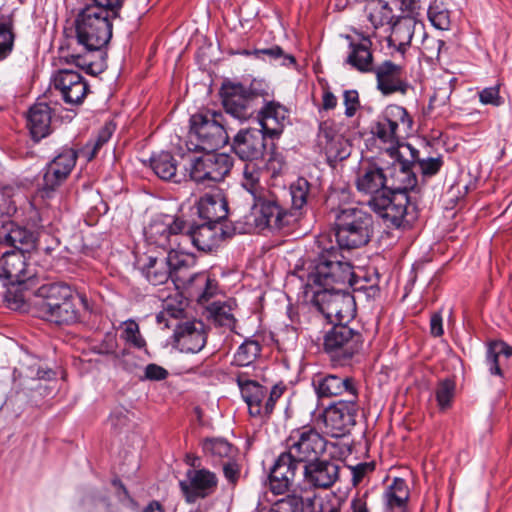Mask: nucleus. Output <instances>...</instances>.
Returning a JSON list of instances; mask_svg holds the SVG:
<instances>
[{"mask_svg":"<svg viewBox=\"0 0 512 512\" xmlns=\"http://www.w3.org/2000/svg\"><path fill=\"white\" fill-rule=\"evenodd\" d=\"M287 459L279 456L269 475L270 489L277 495L284 494L289 490L296 475V466H293Z\"/></svg>","mask_w":512,"mask_h":512,"instance_id":"c9c22d12","label":"nucleus"},{"mask_svg":"<svg viewBox=\"0 0 512 512\" xmlns=\"http://www.w3.org/2000/svg\"><path fill=\"white\" fill-rule=\"evenodd\" d=\"M312 385L319 397L347 395L348 398H358L355 382L349 377L342 378L333 374H319L313 378Z\"/></svg>","mask_w":512,"mask_h":512,"instance_id":"5701e85b","label":"nucleus"},{"mask_svg":"<svg viewBox=\"0 0 512 512\" xmlns=\"http://www.w3.org/2000/svg\"><path fill=\"white\" fill-rule=\"evenodd\" d=\"M242 187L252 196L253 200L263 192L270 191L260 184V169L253 163H247L244 166Z\"/></svg>","mask_w":512,"mask_h":512,"instance_id":"37998d69","label":"nucleus"},{"mask_svg":"<svg viewBox=\"0 0 512 512\" xmlns=\"http://www.w3.org/2000/svg\"><path fill=\"white\" fill-rule=\"evenodd\" d=\"M78 13L75 28L78 43L87 50H99L112 37V19L118 15L123 0H88Z\"/></svg>","mask_w":512,"mask_h":512,"instance_id":"f03ea898","label":"nucleus"},{"mask_svg":"<svg viewBox=\"0 0 512 512\" xmlns=\"http://www.w3.org/2000/svg\"><path fill=\"white\" fill-rule=\"evenodd\" d=\"M512 358V348L503 341L492 342L486 352V365L491 375L503 376V369Z\"/></svg>","mask_w":512,"mask_h":512,"instance_id":"e433bc0d","label":"nucleus"},{"mask_svg":"<svg viewBox=\"0 0 512 512\" xmlns=\"http://www.w3.org/2000/svg\"><path fill=\"white\" fill-rule=\"evenodd\" d=\"M363 340L359 332L344 323L335 324L324 336V350L333 360L351 359L362 348Z\"/></svg>","mask_w":512,"mask_h":512,"instance_id":"f8f14e48","label":"nucleus"},{"mask_svg":"<svg viewBox=\"0 0 512 512\" xmlns=\"http://www.w3.org/2000/svg\"><path fill=\"white\" fill-rule=\"evenodd\" d=\"M423 29L424 25L413 18L399 20L390 26L391 32L387 37L388 45L403 54L411 44L413 36Z\"/></svg>","mask_w":512,"mask_h":512,"instance_id":"7c9ffc66","label":"nucleus"},{"mask_svg":"<svg viewBox=\"0 0 512 512\" xmlns=\"http://www.w3.org/2000/svg\"><path fill=\"white\" fill-rule=\"evenodd\" d=\"M76 160V152L71 148H65L51 161V163L61 172H65L67 175H70L76 164Z\"/></svg>","mask_w":512,"mask_h":512,"instance_id":"4d7b16f0","label":"nucleus"},{"mask_svg":"<svg viewBox=\"0 0 512 512\" xmlns=\"http://www.w3.org/2000/svg\"><path fill=\"white\" fill-rule=\"evenodd\" d=\"M187 223L179 218L167 214H159L151 219L144 230L145 240L148 245H154L168 252L171 249L183 253V240L181 236L186 231Z\"/></svg>","mask_w":512,"mask_h":512,"instance_id":"6e6552de","label":"nucleus"},{"mask_svg":"<svg viewBox=\"0 0 512 512\" xmlns=\"http://www.w3.org/2000/svg\"><path fill=\"white\" fill-rule=\"evenodd\" d=\"M198 215L207 223L219 224L228 215V203L220 192L207 193L197 203Z\"/></svg>","mask_w":512,"mask_h":512,"instance_id":"2f4dec72","label":"nucleus"},{"mask_svg":"<svg viewBox=\"0 0 512 512\" xmlns=\"http://www.w3.org/2000/svg\"><path fill=\"white\" fill-rule=\"evenodd\" d=\"M318 142L330 163L341 161L350 155L348 140L327 125L320 126Z\"/></svg>","mask_w":512,"mask_h":512,"instance_id":"c85d7f7f","label":"nucleus"},{"mask_svg":"<svg viewBox=\"0 0 512 512\" xmlns=\"http://www.w3.org/2000/svg\"><path fill=\"white\" fill-rule=\"evenodd\" d=\"M334 247L325 249L307 276V286L314 290L344 289L353 285V268Z\"/></svg>","mask_w":512,"mask_h":512,"instance_id":"7ed1b4c3","label":"nucleus"},{"mask_svg":"<svg viewBox=\"0 0 512 512\" xmlns=\"http://www.w3.org/2000/svg\"><path fill=\"white\" fill-rule=\"evenodd\" d=\"M32 233L13 221H5L0 226V244L18 248L19 245L30 244Z\"/></svg>","mask_w":512,"mask_h":512,"instance_id":"58836bf2","label":"nucleus"},{"mask_svg":"<svg viewBox=\"0 0 512 512\" xmlns=\"http://www.w3.org/2000/svg\"><path fill=\"white\" fill-rule=\"evenodd\" d=\"M413 119L407 110L399 105H388L371 127L379 148L387 152L394 159L395 171H400V163L409 161L403 158L410 154L414 161L417 150L410 144L404 143V139L412 132Z\"/></svg>","mask_w":512,"mask_h":512,"instance_id":"f257e3e1","label":"nucleus"},{"mask_svg":"<svg viewBox=\"0 0 512 512\" xmlns=\"http://www.w3.org/2000/svg\"><path fill=\"white\" fill-rule=\"evenodd\" d=\"M287 451L280 454L288 458L293 466L298 469L299 464L317 460L326 450L325 439L312 428H302L291 432L286 440Z\"/></svg>","mask_w":512,"mask_h":512,"instance_id":"9d476101","label":"nucleus"},{"mask_svg":"<svg viewBox=\"0 0 512 512\" xmlns=\"http://www.w3.org/2000/svg\"><path fill=\"white\" fill-rule=\"evenodd\" d=\"M403 160H406L405 157L403 158ZM407 160L409 161V173L411 176H414L411 173V165L414 164L415 162L418 163V166L424 176L435 175L443 165V160L441 157H430L427 159L418 160V153L416 154V158L414 161L412 160V158L410 160Z\"/></svg>","mask_w":512,"mask_h":512,"instance_id":"6e6d98bb","label":"nucleus"},{"mask_svg":"<svg viewBox=\"0 0 512 512\" xmlns=\"http://www.w3.org/2000/svg\"><path fill=\"white\" fill-rule=\"evenodd\" d=\"M86 307V299L81 294H77L67 302L62 303L59 308L41 314L46 320L59 325L73 324L79 320L81 311Z\"/></svg>","mask_w":512,"mask_h":512,"instance_id":"72a5a7b5","label":"nucleus"},{"mask_svg":"<svg viewBox=\"0 0 512 512\" xmlns=\"http://www.w3.org/2000/svg\"><path fill=\"white\" fill-rule=\"evenodd\" d=\"M422 40L421 46L419 47L421 54L428 61H434L439 58L442 47L444 46V41L435 39L433 37H429L425 31H420Z\"/></svg>","mask_w":512,"mask_h":512,"instance_id":"864d4df0","label":"nucleus"},{"mask_svg":"<svg viewBox=\"0 0 512 512\" xmlns=\"http://www.w3.org/2000/svg\"><path fill=\"white\" fill-rule=\"evenodd\" d=\"M25 375L32 379H50L54 376V372L51 369L42 368L39 362L33 359V363L27 368Z\"/></svg>","mask_w":512,"mask_h":512,"instance_id":"69168bd1","label":"nucleus"},{"mask_svg":"<svg viewBox=\"0 0 512 512\" xmlns=\"http://www.w3.org/2000/svg\"><path fill=\"white\" fill-rule=\"evenodd\" d=\"M260 351L261 346L257 341L247 339L235 352L233 363L240 367L250 366L258 358Z\"/></svg>","mask_w":512,"mask_h":512,"instance_id":"c03bdc74","label":"nucleus"},{"mask_svg":"<svg viewBox=\"0 0 512 512\" xmlns=\"http://www.w3.org/2000/svg\"><path fill=\"white\" fill-rule=\"evenodd\" d=\"M52 111L46 103L34 104L27 113V128L32 138L39 141L51 132Z\"/></svg>","mask_w":512,"mask_h":512,"instance_id":"f704fd0d","label":"nucleus"},{"mask_svg":"<svg viewBox=\"0 0 512 512\" xmlns=\"http://www.w3.org/2000/svg\"><path fill=\"white\" fill-rule=\"evenodd\" d=\"M310 184L304 178H298L290 186L289 193L291 196L292 208L300 210L306 205L309 195Z\"/></svg>","mask_w":512,"mask_h":512,"instance_id":"09e8293b","label":"nucleus"},{"mask_svg":"<svg viewBox=\"0 0 512 512\" xmlns=\"http://www.w3.org/2000/svg\"><path fill=\"white\" fill-rule=\"evenodd\" d=\"M87 512H118L106 498L91 499L87 503Z\"/></svg>","mask_w":512,"mask_h":512,"instance_id":"338daca9","label":"nucleus"},{"mask_svg":"<svg viewBox=\"0 0 512 512\" xmlns=\"http://www.w3.org/2000/svg\"><path fill=\"white\" fill-rule=\"evenodd\" d=\"M222 103L226 113L243 121L248 119L252 110L250 103L252 98L241 84H224L221 89Z\"/></svg>","mask_w":512,"mask_h":512,"instance_id":"412c9836","label":"nucleus"},{"mask_svg":"<svg viewBox=\"0 0 512 512\" xmlns=\"http://www.w3.org/2000/svg\"><path fill=\"white\" fill-rule=\"evenodd\" d=\"M32 276L23 252L19 250L5 252L0 258V278L6 281L5 285L21 284Z\"/></svg>","mask_w":512,"mask_h":512,"instance_id":"b1692460","label":"nucleus"},{"mask_svg":"<svg viewBox=\"0 0 512 512\" xmlns=\"http://www.w3.org/2000/svg\"><path fill=\"white\" fill-rule=\"evenodd\" d=\"M114 132V126L112 124H106L98 133L95 140L89 141L83 148V154L87 160H92L100 148L107 143Z\"/></svg>","mask_w":512,"mask_h":512,"instance_id":"de8ad7c7","label":"nucleus"},{"mask_svg":"<svg viewBox=\"0 0 512 512\" xmlns=\"http://www.w3.org/2000/svg\"><path fill=\"white\" fill-rule=\"evenodd\" d=\"M202 447L204 453L215 460H233L237 454V449L221 438L207 439L203 442Z\"/></svg>","mask_w":512,"mask_h":512,"instance_id":"a19ab883","label":"nucleus"},{"mask_svg":"<svg viewBox=\"0 0 512 512\" xmlns=\"http://www.w3.org/2000/svg\"><path fill=\"white\" fill-rule=\"evenodd\" d=\"M237 384L248 406L249 414L252 417H267L265 410L267 389L256 381L245 379L240 375L237 377Z\"/></svg>","mask_w":512,"mask_h":512,"instance_id":"c756f323","label":"nucleus"},{"mask_svg":"<svg viewBox=\"0 0 512 512\" xmlns=\"http://www.w3.org/2000/svg\"><path fill=\"white\" fill-rule=\"evenodd\" d=\"M183 253L175 249L159 255H144L139 258L138 264L142 274L153 285H162L173 276V272L181 267Z\"/></svg>","mask_w":512,"mask_h":512,"instance_id":"4468645a","label":"nucleus"},{"mask_svg":"<svg viewBox=\"0 0 512 512\" xmlns=\"http://www.w3.org/2000/svg\"><path fill=\"white\" fill-rule=\"evenodd\" d=\"M65 172H61L51 162L47 165L43 175L42 191L46 196L59 187L68 177Z\"/></svg>","mask_w":512,"mask_h":512,"instance_id":"8fccbe9b","label":"nucleus"},{"mask_svg":"<svg viewBox=\"0 0 512 512\" xmlns=\"http://www.w3.org/2000/svg\"><path fill=\"white\" fill-rule=\"evenodd\" d=\"M130 421V411L124 406H116L110 413L109 423L114 429H121Z\"/></svg>","mask_w":512,"mask_h":512,"instance_id":"680f3d73","label":"nucleus"},{"mask_svg":"<svg viewBox=\"0 0 512 512\" xmlns=\"http://www.w3.org/2000/svg\"><path fill=\"white\" fill-rule=\"evenodd\" d=\"M218 479L208 469H188L186 479L179 482L181 491L189 503L211 495L217 488Z\"/></svg>","mask_w":512,"mask_h":512,"instance_id":"f3484780","label":"nucleus"},{"mask_svg":"<svg viewBox=\"0 0 512 512\" xmlns=\"http://www.w3.org/2000/svg\"><path fill=\"white\" fill-rule=\"evenodd\" d=\"M339 469L337 463L319 457L303 466L304 482L314 488L328 489L338 480Z\"/></svg>","mask_w":512,"mask_h":512,"instance_id":"aec40b11","label":"nucleus"},{"mask_svg":"<svg viewBox=\"0 0 512 512\" xmlns=\"http://www.w3.org/2000/svg\"><path fill=\"white\" fill-rule=\"evenodd\" d=\"M301 506L299 507L300 512H322L321 499L317 496L302 498Z\"/></svg>","mask_w":512,"mask_h":512,"instance_id":"774afa93","label":"nucleus"},{"mask_svg":"<svg viewBox=\"0 0 512 512\" xmlns=\"http://www.w3.org/2000/svg\"><path fill=\"white\" fill-rule=\"evenodd\" d=\"M408 499L409 490L406 482L401 478H395L384 493L387 509L407 505Z\"/></svg>","mask_w":512,"mask_h":512,"instance_id":"79ce46f5","label":"nucleus"},{"mask_svg":"<svg viewBox=\"0 0 512 512\" xmlns=\"http://www.w3.org/2000/svg\"><path fill=\"white\" fill-rule=\"evenodd\" d=\"M173 337L175 346L185 353L200 352L207 341L205 325L197 320L176 323Z\"/></svg>","mask_w":512,"mask_h":512,"instance_id":"a211bd4d","label":"nucleus"},{"mask_svg":"<svg viewBox=\"0 0 512 512\" xmlns=\"http://www.w3.org/2000/svg\"><path fill=\"white\" fill-rule=\"evenodd\" d=\"M343 103L345 106V115L353 117L360 108L359 94L356 90H346L343 93Z\"/></svg>","mask_w":512,"mask_h":512,"instance_id":"e2e57ef3","label":"nucleus"},{"mask_svg":"<svg viewBox=\"0 0 512 512\" xmlns=\"http://www.w3.org/2000/svg\"><path fill=\"white\" fill-rule=\"evenodd\" d=\"M77 294V292L73 291L69 286L63 283H49L42 285L37 291V295L42 299L41 302L38 303L39 310L43 313L48 310L59 308L62 303L67 302Z\"/></svg>","mask_w":512,"mask_h":512,"instance_id":"473e14b6","label":"nucleus"},{"mask_svg":"<svg viewBox=\"0 0 512 512\" xmlns=\"http://www.w3.org/2000/svg\"><path fill=\"white\" fill-rule=\"evenodd\" d=\"M259 121L264 134L278 137L289 123L288 111L278 102L267 101L259 112Z\"/></svg>","mask_w":512,"mask_h":512,"instance_id":"bb28decb","label":"nucleus"},{"mask_svg":"<svg viewBox=\"0 0 512 512\" xmlns=\"http://www.w3.org/2000/svg\"><path fill=\"white\" fill-rule=\"evenodd\" d=\"M52 85L68 104L81 103L88 92V84L84 77L72 69H60L55 72L52 76Z\"/></svg>","mask_w":512,"mask_h":512,"instance_id":"dca6fc26","label":"nucleus"},{"mask_svg":"<svg viewBox=\"0 0 512 512\" xmlns=\"http://www.w3.org/2000/svg\"><path fill=\"white\" fill-rule=\"evenodd\" d=\"M419 8L417 0H368L365 14L373 29L370 35L377 37V30L381 28L389 30L394 21L396 9L414 14Z\"/></svg>","mask_w":512,"mask_h":512,"instance_id":"ddd939ff","label":"nucleus"},{"mask_svg":"<svg viewBox=\"0 0 512 512\" xmlns=\"http://www.w3.org/2000/svg\"><path fill=\"white\" fill-rule=\"evenodd\" d=\"M223 234L219 224L204 223L193 230L187 226L181 239L183 242H191L198 250L212 251L221 243Z\"/></svg>","mask_w":512,"mask_h":512,"instance_id":"393cba45","label":"nucleus"},{"mask_svg":"<svg viewBox=\"0 0 512 512\" xmlns=\"http://www.w3.org/2000/svg\"><path fill=\"white\" fill-rule=\"evenodd\" d=\"M265 135L257 129L239 131L233 140L235 154L240 159L250 162L261 158L266 148Z\"/></svg>","mask_w":512,"mask_h":512,"instance_id":"4be33fe9","label":"nucleus"},{"mask_svg":"<svg viewBox=\"0 0 512 512\" xmlns=\"http://www.w3.org/2000/svg\"><path fill=\"white\" fill-rule=\"evenodd\" d=\"M190 282H196L200 286L197 294L198 302L206 303L216 292L217 284L206 273H197L191 276Z\"/></svg>","mask_w":512,"mask_h":512,"instance_id":"3c124183","label":"nucleus"},{"mask_svg":"<svg viewBox=\"0 0 512 512\" xmlns=\"http://www.w3.org/2000/svg\"><path fill=\"white\" fill-rule=\"evenodd\" d=\"M377 79V88L384 95H390L396 92L406 94L409 87L408 83L402 79V67L385 61L374 69Z\"/></svg>","mask_w":512,"mask_h":512,"instance_id":"a878e982","label":"nucleus"},{"mask_svg":"<svg viewBox=\"0 0 512 512\" xmlns=\"http://www.w3.org/2000/svg\"><path fill=\"white\" fill-rule=\"evenodd\" d=\"M335 219V237L341 248L354 249L369 242L372 218L355 206L332 208Z\"/></svg>","mask_w":512,"mask_h":512,"instance_id":"39448f33","label":"nucleus"},{"mask_svg":"<svg viewBox=\"0 0 512 512\" xmlns=\"http://www.w3.org/2000/svg\"><path fill=\"white\" fill-rule=\"evenodd\" d=\"M357 400L358 398L339 400L325 409L323 421L333 437L344 435L350 427L355 425L358 411Z\"/></svg>","mask_w":512,"mask_h":512,"instance_id":"2eb2a0df","label":"nucleus"},{"mask_svg":"<svg viewBox=\"0 0 512 512\" xmlns=\"http://www.w3.org/2000/svg\"><path fill=\"white\" fill-rule=\"evenodd\" d=\"M150 166L160 179L178 181L176 160L169 152H161L151 157Z\"/></svg>","mask_w":512,"mask_h":512,"instance_id":"ea45409f","label":"nucleus"},{"mask_svg":"<svg viewBox=\"0 0 512 512\" xmlns=\"http://www.w3.org/2000/svg\"><path fill=\"white\" fill-rule=\"evenodd\" d=\"M356 187L359 192L370 195V198L391 190L387 186V178L383 169L377 165H363L357 173Z\"/></svg>","mask_w":512,"mask_h":512,"instance_id":"cd10ccee","label":"nucleus"},{"mask_svg":"<svg viewBox=\"0 0 512 512\" xmlns=\"http://www.w3.org/2000/svg\"><path fill=\"white\" fill-rule=\"evenodd\" d=\"M313 301L319 312L334 325L349 322L355 316L354 298L344 289L314 290Z\"/></svg>","mask_w":512,"mask_h":512,"instance_id":"9b49d317","label":"nucleus"},{"mask_svg":"<svg viewBox=\"0 0 512 512\" xmlns=\"http://www.w3.org/2000/svg\"><path fill=\"white\" fill-rule=\"evenodd\" d=\"M355 37L348 35L349 51L346 63L361 73L373 72L374 59L371 51V35L363 31L354 30Z\"/></svg>","mask_w":512,"mask_h":512,"instance_id":"6ab92c4d","label":"nucleus"},{"mask_svg":"<svg viewBox=\"0 0 512 512\" xmlns=\"http://www.w3.org/2000/svg\"><path fill=\"white\" fill-rule=\"evenodd\" d=\"M291 213L279 203L273 191L263 192L253 200L248 214L244 216V232L280 230L289 225Z\"/></svg>","mask_w":512,"mask_h":512,"instance_id":"423d86ee","label":"nucleus"},{"mask_svg":"<svg viewBox=\"0 0 512 512\" xmlns=\"http://www.w3.org/2000/svg\"><path fill=\"white\" fill-rule=\"evenodd\" d=\"M432 26L439 30H449L451 26L450 11L442 2L433 1L427 11Z\"/></svg>","mask_w":512,"mask_h":512,"instance_id":"a18cd8bd","label":"nucleus"},{"mask_svg":"<svg viewBox=\"0 0 512 512\" xmlns=\"http://www.w3.org/2000/svg\"><path fill=\"white\" fill-rule=\"evenodd\" d=\"M14 43V34L10 24H0V60L4 59L11 51Z\"/></svg>","mask_w":512,"mask_h":512,"instance_id":"bf43d9fd","label":"nucleus"},{"mask_svg":"<svg viewBox=\"0 0 512 512\" xmlns=\"http://www.w3.org/2000/svg\"><path fill=\"white\" fill-rule=\"evenodd\" d=\"M121 337L126 342L139 349L146 345L145 340L140 335L138 324L133 320H128L123 323Z\"/></svg>","mask_w":512,"mask_h":512,"instance_id":"5fc2aeb1","label":"nucleus"},{"mask_svg":"<svg viewBox=\"0 0 512 512\" xmlns=\"http://www.w3.org/2000/svg\"><path fill=\"white\" fill-rule=\"evenodd\" d=\"M455 389L456 385L452 379L446 378L438 383L435 396L440 409L444 410L451 406L455 396Z\"/></svg>","mask_w":512,"mask_h":512,"instance_id":"603ef678","label":"nucleus"},{"mask_svg":"<svg viewBox=\"0 0 512 512\" xmlns=\"http://www.w3.org/2000/svg\"><path fill=\"white\" fill-rule=\"evenodd\" d=\"M227 121L221 112L203 111L190 118V138L198 149L215 151L228 143Z\"/></svg>","mask_w":512,"mask_h":512,"instance_id":"0eeeda50","label":"nucleus"},{"mask_svg":"<svg viewBox=\"0 0 512 512\" xmlns=\"http://www.w3.org/2000/svg\"><path fill=\"white\" fill-rule=\"evenodd\" d=\"M301 497L297 495H288L276 501L269 509L270 512H300Z\"/></svg>","mask_w":512,"mask_h":512,"instance_id":"13d9d810","label":"nucleus"},{"mask_svg":"<svg viewBox=\"0 0 512 512\" xmlns=\"http://www.w3.org/2000/svg\"><path fill=\"white\" fill-rule=\"evenodd\" d=\"M185 302L175 298H167L163 303V309L156 315L157 323L162 329L175 328V324L181 322L184 316Z\"/></svg>","mask_w":512,"mask_h":512,"instance_id":"4c0bfd02","label":"nucleus"},{"mask_svg":"<svg viewBox=\"0 0 512 512\" xmlns=\"http://www.w3.org/2000/svg\"><path fill=\"white\" fill-rule=\"evenodd\" d=\"M285 165L286 162L283 154L279 151L272 150L267 162V168L271 171L272 176H277L282 173Z\"/></svg>","mask_w":512,"mask_h":512,"instance_id":"0e129e2a","label":"nucleus"},{"mask_svg":"<svg viewBox=\"0 0 512 512\" xmlns=\"http://www.w3.org/2000/svg\"><path fill=\"white\" fill-rule=\"evenodd\" d=\"M396 176L401 183L399 186L368 200L370 209L390 228H399L403 224L408 203L405 191L416 185V177L410 175L407 163H400Z\"/></svg>","mask_w":512,"mask_h":512,"instance_id":"20e7f679","label":"nucleus"},{"mask_svg":"<svg viewBox=\"0 0 512 512\" xmlns=\"http://www.w3.org/2000/svg\"><path fill=\"white\" fill-rule=\"evenodd\" d=\"M232 166L233 160L230 155L207 151L201 155L191 156L185 169L190 180L197 184L208 185L222 181Z\"/></svg>","mask_w":512,"mask_h":512,"instance_id":"1a4fd4ad","label":"nucleus"},{"mask_svg":"<svg viewBox=\"0 0 512 512\" xmlns=\"http://www.w3.org/2000/svg\"><path fill=\"white\" fill-rule=\"evenodd\" d=\"M210 316L214 322L219 326L233 329L235 326V318L232 313V308L227 303L213 302L209 308Z\"/></svg>","mask_w":512,"mask_h":512,"instance_id":"49530a36","label":"nucleus"},{"mask_svg":"<svg viewBox=\"0 0 512 512\" xmlns=\"http://www.w3.org/2000/svg\"><path fill=\"white\" fill-rule=\"evenodd\" d=\"M479 100L484 105L500 106L503 103L500 96V84L482 89L479 92Z\"/></svg>","mask_w":512,"mask_h":512,"instance_id":"052dcab7","label":"nucleus"}]
</instances>
